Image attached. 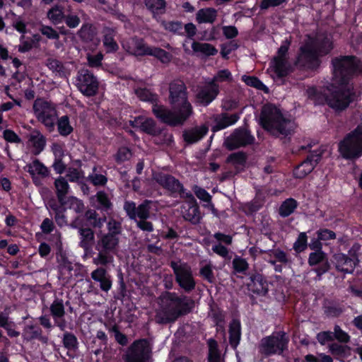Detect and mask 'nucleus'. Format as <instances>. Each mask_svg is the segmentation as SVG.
I'll use <instances>...</instances> for the list:
<instances>
[{
    "label": "nucleus",
    "instance_id": "obj_63",
    "mask_svg": "<svg viewBox=\"0 0 362 362\" xmlns=\"http://www.w3.org/2000/svg\"><path fill=\"white\" fill-rule=\"evenodd\" d=\"M57 262L62 274H64L65 271L71 273L73 270L72 263L69 260L66 255L61 254L60 257H57Z\"/></svg>",
    "mask_w": 362,
    "mask_h": 362
},
{
    "label": "nucleus",
    "instance_id": "obj_12",
    "mask_svg": "<svg viewBox=\"0 0 362 362\" xmlns=\"http://www.w3.org/2000/svg\"><path fill=\"white\" fill-rule=\"evenodd\" d=\"M153 179L163 189L168 191L173 197H177L179 195L182 198L185 197L186 193H188L180 180L172 175L160 172L153 175Z\"/></svg>",
    "mask_w": 362,
    "mask_h": 362
},
{
    "label": "nucleus",
    "instance_id": "obj_56",
    "mask_svg": "<svg viewBox=\"0 0 362 362\" xmlns=\"http://www.w3.org/2000/svg\"><path fill=\"white\" fill-rule=\"evenodd\" d=\"M247 156L246 153L244 151H238L230 153L226 158V162L227 163H231L233 165H238L245 166L247 162Z\"/></svg>",
    "mask_w": 362,
    "mask_h": 362
},
{
    "label": "nucleus",
    "instance_id": "obj_23",
    "mask_svg": "<svg viewBox=\"0 0 362 362\" xmlns=\"http://www.w3.org/2000/svg\"><path fill=\"white\" fill-rule=\"evenodd\" d=\"M247 288L255 294L265 296L268 293L267 281L262 274L259 273L253 274L250 277Z\"/></svg>",
    "mask_w": 362,
    "mask_h": 362
},
{
    "label": "nucleus",
    "instance_id": "obj_10",
    "mask_svg": "<svg viewBox=\"0 0 362 362\" xmlns=\"http://www.w3.org/2000/svg\"><path fill=\"white\" fill-rule=\"evenodd\" d=\"M320 56L311 43H306L299 48L296 65L307 69L316 70L321 64Z\"/></svg>",
    "mask_w": 362,
    "mask_h": 362
},
{
    "label": "nucleus",
    "instance_id": "obj_40",
    "mask_svg": "<svg viewBox=\"0 0 362 362\" xmlns=\"http://www.w3.org/2000/svg\"><path fill=\"white\" fill-rule=\"evenodd\" d=\"M260 254H266L268 255V258H272L274 257L275 258L274 260L280 262L282 264H287L291 262V260L288 256V255L284 252L281 248L272 249L268 250H259V252Z\"/></svg>",
    "mask_w": 362,
    "mask_h": 362
},
{
    "label": "nucleus",
    "instance_id": "obj_34",
    "mask_svg": "<svg viewBox=\"0 0 362 362\" xmlns=\"http://www.w3.org/2000/svg\"><path fill=\"white\" fill-rule=\"evenodd\" d=\"M54 185L58 202L62 205H64V199L67 198L66 195L70 189L67 180L64 177L59 176L55 180Z\"/></svg>",
    "mask_w": 362,
    "mask_h": 362
},
{
    "label": "nucleus",
    "instance_id": "obj_24",
    "mask_svg": "<svg viewBox=\"0 0 362 362\" xmlns=\"http://www.w3.org/2000/svg\"><path fill=\"white\" fill-rule=\"evenodd\" d=\"M49 107L48 102L42 100L38 103V100H36L33 104L34 112L37 115V118L40 121L45 127L48 128H53L54 125L53 116L45 112L44 110Z\"/></svg>",
    "mask_w": 362,
    "mask_h": 362
},
{
    "label": "nucleus",
    "instance_id": "obj_52",
    "mask_svg": "<svg viewBox=\"0 0 362 362\" xmlns=\"http://www.w3.org/2000/svg\"><path fill=\"white\" fill-rule=\"evenodd\" d=\"M232 265L235 274H245L249 269V264L246 259L238 255L233 258Z\"/></svg>",
    "mask_w": 362,
    "mask_h": 362
},
{
    "label": "nucleus",
    "instance_id": "obj_4",
    "mask_svg": "<svg viewBox=\"0 0 362 362\" xmlns=\"http://www.w3.org/2000/svg\"><path fill=\"white\" fill-rule=\"evenodd\" d=\"M259 123L265 131L276 137L290 138L295 131L294 122L284 117L281 110L270 103L262 106Z\"/></svg>",
    "mask_w": 362,
    "mask_h": 362
},
{
    "label": "nucleus",
    "instance_id": "obj_25",
    "mask_svg": "<svg viewBox=\"0 0 362 362\" xmlns=\"http://www.w3.org/2000/svg\"><path fill=\"white\" fill-rule=\"evenodd\" d=\"M208 132V127L203 124L185 129L183 131L182 138L187 144H193L202 139L207 134Z\"/></svg>",
    "mask_w": 362,
    "mask_h": 362
},
{
    "label": "nucleus",
    "instance_id": "obj_18",
    "mask_svg": "<svg viewBox=\"0 0 362 362\" xmlns=\"http://www.w3.org/2000/svg\"><path fill=\"white\" fill-rule=\"evenodd\" d=\"M189 199V202L182 206V214L185 220L189 221L192 224H197L202 218L200 215L199 206H198L193 194L188 191L185 194V197Z\"/></svg>",
    "mask_w": 362,
    "mask_h": 362
},
{
    "label": "nucleus",
    "instance_id": "obj_53",
    "mask_svg": "<svg viewBox=\"0 0 362 362\" xmlns=\"http://www.w3.org/2000/svg\"><path fill=\"white\" fill-rule=\"evenodd\" d=\"M107 233L105 234L119 238L122 232V223L114 218H110L107 222Z\"/></svg>",
    "mask_w": 362,
    "mask_h": 362
},
{
    "label": "nucleus",
    "instance_id": "obj_6",
    "mask_svg": "<svg viewBox=\"0 0 362 362\" xmlns=\"http://www.w3.org/2000/svg\"><path fill=\"white\" fill-rule=\"evenodd\" d=\"M119 243V238L102 233L98 236L95 250L98 255L93 259L97 265L105 266L113 262V255L117 252Z\"/></svg>",
    "mask_w": 362,
    "mask_h": 362
},
{
    "label": "nucleus",
    "instance_id": "obj_9",
    "mask_svg": "<svg viewBox=\"0 0 362 362\" xmlns=\"http://www.w3.org/2000/svg\"><path fill=\"white\" fill-rule=\"evenodd\" d=\"M151 354V346L147 339L134 341L124 356V362H147Z\"/></svg>",
    "mask_w": 362,
    "mask_h": 362
},
{
    "label": "nucleus",
    "instance_id": "obj_14",
    "mask_svg": "<svg viewBox=\"0 0 362 362\" xmlns=\"http://www.w3.org/2000/svg\"><path fill=\"white\" fill-rule=\"evenodd\" d=\"M308 263L311 267H316L313 269V271L316 273V276L315 277L316 281H320L322 276L328 272L331 268L327 254L323 250L310 252L308 256Z\"/></svg>",
    "mask_w": 362,
    "mask_h": 362
},
{
    "label": "nucleus",
    "instance_id": "obj_1",
    "mask_svg": "<svg viewBox=\"0 0 362 362\" xmlns=\"http://www.w3.org/2000/svg\"><path fill=\"white\" fill-rule=\"evenodd\" d=\"M333 83L326 86H310L308 98L315 106L327 104L336 111H342L354 100L352 83L355 77L362 76V60L354 55H340L332 59Z\"/></svg>",
    "mask_w": 362,
    "mask_h": 362
},
{
    "label": "nucleus",
    "instance_id": "obj_62",
    "mask_svg": "<svg viewBox=\"0 0 362 362\" xmlns=\"http://www.w3.org/2000/svg\"><path fill=\"white\" fill-rule=\"evenodd\" d=\"M97 170V167L94 166L93 168V173L88 175L89 181L94 186H105L107 182V177L105 175L95 173Z\"/></svg>",
    "mask_w": 362,
    "mask_h": 362
},
{
    "label": "nucleus",
    "instance_id": "obj_48",
    "mask_svg": "<svg viewBox=\"0 0 362 362\" xmlns=\"http://www.w3.org/2000/svg\"><path fill=\"white\" fill-rule=\"evenodd\" d=\"M241 79L248 86L262 90L267 94L269 93V88L257 76L243 75Z\"/></svg>",
    "mask_w": 362,
    "mask_h": 362
},
{
    "label": "nucleus",
    "instance_id": "obj_46",
    "mask_svg": "<svg viewBox=\"0 0 362 362\" xmlns=\"http://www.w3.org/2000/svg\"><path fill=\"white\" fill-rule=\"evenodd\" d=\"M209 315L213 320V322L217 329H223L226 316L224 311L221 308H219L216 304L210 305Z\"/></svg>",
    "mask_w": 362,
    "mask_h": 362
},
{
    "label": "nucleus",
    "instance_id": "obj_5",
    "mask_svg": "<svg viewBox=\"0 0 362 362\" xmlns=\"http://www.w3.org/2000/svg\"><path fill=\"white\" fill-rule=\"evenodd\" d=\"M339 152L347 160H355L362 156V124H358L339 143Z\"/></svg>",
    "mask_w": 362,
    "mask_h": 362
},
{
    "label": "nucleus",
    "instance_id": "obj_59",
    "mask_svg": "<svg viewBox=\"0 0 362 362\" xmlns=\"http://www.w3.org/2000/svg\"><path fill=\"white\" fill-rule=\"evenodd\" d=\"M315 235H319V238L321 240L322 243L325 245H328L327 241L334 240L337 238V234L334 231L326 228H320L315 231Z\"/></svg>",
    "mask_w": 362,
    "mask_h": 362
},
{
    "label": "nucleus",
    "instance_id": "obj_2",
    "mask_svg": "<svg viewBox=\"0 0 362 362\" xmlns=\"http://www.w3.org/2000/svg\"><path fill=\"white\" fill-rule=\"evenodd\" d=\"M168 102L171 108L163 105H155L153 114L162 123L170 127L182 126L192 115L193 107L188 100L185 83L175 79L169 83Z\"/></svg>",
    "mask_w": 362,
    "mask_h": 362
},
{
    "label": "nucleus",
    "instance_id": "obj_44",
    "mask_svg": "<svg viewBox=\"0 0 362 362\" xmlns=\"http://www.w3.org/2000/svg\"><path fill=\"white\" fill-rule=\"evenodd\" d=\"M25 169L31 176H34L37 173L42 177H46L49 173L48 168L38 159H35L32 163L28 164Z\"/></svg>",
    "mask_w": 362,
    "mask_h": 362
},
{
    "label": "nucleus",
    "instance_id": "obj_55",
    "mask_svg": "<svg viewBox=\"0 0 362 362\" xmlns=\"http://www.w3.org/2000/svg\"><path fill=\"white\" fill-rule=\"evenodd\" d=\"M308 247V235L306 232H300L299 233L295 243L293 245V250L299 254L305 250Z\"/></svg>",
    "mask_w": 362,
    "mask_h": 362
},
{
    "label": "nucleus",
    "instance_id": "obj_51",
    "mask_svg": "<svg viewBox=\"0 0 362 362\" xmlns=\"http://www.w3.org/2000/svg\"><path fill=\"white\" fill-rule=\"evenodd\" d=\"M149 56L156 57L163 64H168L173 58V55L170 52L157 47H152Z\"/></svg>",
    "mask_w": 362,
    "mask_h": 362
},
{
    "label": "nucleus",
    "instance_id": "obj_64",
    "mask_svg": "<svg viewBox=\"0 0 362 362\" xmlns=\"http://www.w3.org/2000/svg\"><path fill=\"white\" fill-rule=\"evenodd\" d=\"M131 156L132 153L128 147H120L115 155V161L117 163L121 164L122 163L129 160Z\"/></svg>",
    "mask_w": 362,
    "mask_h": 362
},
{
    "label": "nucleus",
    "instance_id": "obj_30",
    "mask_svg": "<svg viewBox=\"0 0 362 362\" xmlns=\"http://www.w3.org/2000/svg\"><path fill=\"white\" fill-rule=\"evenodd\" d=\"M311 44H313L320 57L326 56L334 48L332 40L327 35L316 38Z\"/></svg>",
    "mask_w": 362,
    "mask_h": 362
},
{
    "label": "nucleus",
    "instance_id": "obj_7",
    "mask_svg": "<svg viewBox=\"0 0 362 362\" xmlns=\"http://www.w3.org/2000/svg\"><path fill=\"white\" fill-rule=\"evenodd\" d=\"M289 337L284 331L273 332L263 337L259 344V352L266 356L280 355L288 349Z\"/></svg>",
    "mask_w": 362,
    "mask_h": 362
},
{
    "label": "nucleus",
    "instance_id": "obj_33",
    "mask_svg": "<svg viewBox=\"0 0 362 362\" xmlns=\"http://www.w3.org/2000/svg\"><path fill=\"white\" fill-rule=\"evenodd\" d=\"M23 331L24 338L27 341L37 339L42 343L47 341V337L42 335V330L38 325H27Z\"/></svg>",
    "mask_w": 362,
    "mask_h": 362
},
{
    "label": "nucleus",
    "instance_id": "obj_58",
    "mask_svg": "<svg viewBox=\"0 0 362 362\" xmlns=\"http://www.w3.org/2000/svg\"><path fill=\"white\" fill-rule=\"evenodd\" d=\"M152 201L149 199L144 200L138 206L136 210V217L139 219H148L150 217L151 204Z\"/></svg>",
    "mask_w": 362,
    "mask_h": 362
},
{
    "label": "nucleus",
    "instance_id": "obj_27",
    "mask_svg": "<svg viewBox=\"0 0 362 362\" xmlns=\"http://www.w3.org/2000/svg\"><path fill=\"white\" fill-rule=\"evenodd\" d=\"M240 119V114L234 113L228 115L227 113H221L219 117L215 119V124L212 127L211 131L216 132L224 129L229 126L235 124Z\"/></svg>",
    "mask_w": 362,
    "mask_h": 362
},
{
    "label": "nucleus",
    "instance_id": "obj_50",
    "mask_svg": "<svg viewBox=\"0 0 362 362\" xmlns=\"http://www.w3.org/2000/svg\"><path fill=\"white\" fill-rule=\"evenodd\" d=\"M78 35L84 42H92L95 37L93 25L90 23H84L78 31Z\"/></svg>",
    "mask_w": 362,
    "mask_h": 362
},
{
    "label": "nucleus",
    "instance_id": "obj_61",
    "mask_svg": "<svg viewBox=\"0 0 362 362\" xmlns=\"http://www.w3.org/2000/svg\"><path fill=\"white\" fill-rule=\"evenodd\" d=\"M47 66L49 70L56 73L59 76L64 75V66L62 62L57 59L49 58L47 60Z\"/></svg>",
    "mask_w": 362,
    "mask_h": 362
},
{
    "label": "nucleus",
    "instance_id": "obj_35",
    "mask_svg": "<svg viewBox=\"0 0 362 362\" xmlns=\"http://www.w3.org/2000/svg\"><path fill=\"white\" fill-rule=\"evenodd\" d=\"M28 141L33 146V154L35 156L39 155L45 148L46 138L40 131L36 130L31 134Z\"/></svg>",
    "mask_w": 362,
    "mask_h": 362
},
{
    "label": "nucleus",
    "instance_id": "obj_26",
    "mask_svg": "<svg viewBox=\"0 0 362 362\" xmlns=\"http://www.w3.org/2000/svg\"><path fill=\"white\" fill-rule=\"evenodd\" d=\"M228 334L229 344L233 349L235 350L240 344L242 335L241 322L239 319L231 320L228 326Z\"/></svg>",
    "mask_w": 362,
    "mask_h": 362
},
{
    "label": "nucleus",
    "instance_id": "obj_15",
    "mask_svg": "<svg viewBox=\"0 0 362 362\" xmlns=\"http://www.w3.org/2000/svg\"><path fill=\"white\" fill-rule=\"evenodd\" d=\"M77 81L78 89L84 95L90 97L97 93L99 83L97 78L89 70H80Z\"/></svg>",
    "mask_w": 362,
    "mask_h": 362
},
{
    "label": "nucleus",
    "instance_id": "obj_28",
    "mask_svg": "<svg viewBox=\"0 0 362 362\" xmlns=\"http://www.w3.org/2000/svg\"><path fill=\"white\" fill-rule=\"evenodd\" d=\"M116 33L113 28L105 27L103 28V44L106 53H115L119 49V45L115 40Z\"/></svg>",
    "mask_w": 362,
    "mask_h": 362
},
{
    "label": "nucleus",
    "instance_id": "obj_42",
    "mask_svg": "<svg viewBox=\"0 0 362 362\" xmlns=\"http://www.w3.org/2000/svg\"><path fill=\"white\" fill-rule=\"evenodd\" d=\"M83 218L95 228H101L107 220L105 216H99L98 214L93 209H88L83 215Z\"/></svg>",
    "mask_w": 362,
    "mask_h": 362
},
{
    "label": "nucleus",
    "instance_id": "obj_39",
    "mask_svg": "<svg viewBox=\"0 0 362 362\" xmlns=\"http://www.w3.org/2000/svg\"><path fill=\"white\" fill-rule=\"evenodd\" d=\"M135 94L140 100L151 103L152 104V109L155 105H158L159 98L158 94L147 88H137L135 89Z\"/></svg>",
    "mask_w": 362,
    "mask_h": 362
},
{
    "label": "nucleus",
    "instance_id": "obj_60",
    "mask_svg": "<svg viewBox=\"0 0 362 362\" xmlns=\"http://www.w3.org/2000/svg\"><path fill=\"white\" fill-rule=\"evenodd\" d=\"M161 25L165 28V30L177 34V35H182V23L178 21H163L161 22Z\"/></svg>",
    "mask_w": 362,
    "mask_h": 362
},
{
    "label": "nucleus",
    "instance_id": "obj_32",
    "mask_svg": "<svg viewBox=\"0 0 362 362\" xmlns=\"http://www.w3.org/2000/svg\"><path fill=\"white\" fill-rule=\"evenodd\" d=\"M218 11L214 8L207 7L200 8L196 13V21L199 24H213L216 21Z\"/></svg>",
    "mask_w": 362,
    "mask_h": 362
},
{
    "label": "nucleus",
    "instance_id": "obj_22",
    "mask_svg": "<svg viewBox=\"0 0 362 362\" xmlns=\"http://www.w3.org/2000/svg\"><path fill=\"white\" fill-rule=\"evenodd\" d=\"M90 276L95 282L99 283V287L102 291L107 293L111 289L112 279L105 268L98 267L91 272Z\"/></svg>",
    "mask_w": 362,
    "mask_h": 362
},
{
    "label": "nucleus",
    "instance_id": "obj_43",
    "mask_svg": "<svg viewBox=\"0 0 362 362\" xmlns=\"http://www.w3.org/2000/svg\"><path fill=\"white\" fill-rule=\"evenodd\" d=\"M95 198L97 202V209L106 213L112 210L113 204L105 192L98 191L95 194Z\"/></svg>",
    "mask_w": 362,
    "mask_h": 362
},
{
    "label": "nucleus",
    "instance_id": "obj_47",
    "mask_svg": "<svg viewBox=\"0 0 362 362\" xmlns=\"http://www.w3.org/2000/svg\"><path fill=\"white\" fill-rule=\"evenodd\" d=\"M57 131L62 136H67L74 132V127L70 124L69 117L63 115L57 122Z\"/></svg>",
    "mask_w": 362,
    "mask_h": 362
},
{
    "label": "nucleus",
    "instance_id": "obj_13",
    "mask_svg": "<svg viewBox=\"0 0 362 362\" xmlns=\"http://www.w3.org/2000/svg\"><path fill=\"white\" fill-rule=\"evenodd\" d=\"M255 139L252 135L250 130L239 128L228 136L224 142L226 148L229 151H233L240 147H245L252 145L255 143Z\"/></svg>",
    "mask_w": 362,
    "mask_h": 362
},
{
    "label": "nucleus",
    "instance_id": "obj_36",
    "mask_svg": "<svg viewBox=\"0 0 362 362\" xmlns=\"http://www.w3.org/2000/svg\"><path fill=\"white\" fill-rule=\"evenodd\" d=\"M140 132L152 136H159L162 130L158 127L156 122L151 117H144L141 124Z\"/></svg>",
    "mask_w": 362,
    "mask_h": 362
},
{
    "label": "nucleus",
    "instance_id": "obj_19",
    "mask_svg": "<svg viewBox=\"0 0 362 362\" xmlns=\"http://www.w3.org/2000/svg\"><path fill=\"white\" fill-rule=\"evenodd\" d=\"M49 312L54 325L61 331H64L67 327V322L64 319L66 311L63 299L56 297L49 306Z\"/></svg>",
    "mask_w": 362,
    "mask_h": 362
},
{
    "label": "nucleus",
    "instance_id": "obj_8",
    "mask_svg": "<svg viewBox=\"0 0 362 362\" xmlns=\"http://www.w3.org/2000/svg\"><path fill=\"white\" fill-rule=\"evenodd\" d=\"M170 267L173 271L175 282L186 293H190L196 288V281L191 267L186 262L172 261Z\"/></svg>",
    "mask_w": 362,
    "mask_h": 362
},
{
    "label": "nucleus",
    "instance_id": "obj_45",
    "mask_svg": "<svg viewBox=\"0 0 362 362\" xmlns=\"http://www.w3.org/2000/svg\"><path fill=\"white\" fill-rule=\"evenodd\" d=\"M298 203L293 198L285 199L279 208V214L282 218H286L291 215L298 208Z\"/></svg>",
    "mask_w": 362,
    "mask_h": 362
},
{
    "label": "nucleus",
    "instance_id": "obj_49",
    "mask_svg": "<svg viewBox=\"0 0 362 362\" xmlns=\"http://www.w3.org/2000/svg\"><path fill=\"white\" fill-rule=\"evenodd\" d=\"M207 344L209 346L207 362H221V354L217 341L211 338L208 340Z\"/></svg>",
    "mask_w": 362,
    "mask_h": 362
},
{
    "label": "nucleus",
    "instance_id": "obj_31",
    "mask_svg": "<svg viewBox=\"0 0 362 362\" xmlns=\"http://www.w3.org/2000/svg\"><path fill=\"white\" fill-rule=\"evenodd\" d=\"M322 309L324 314L329 318L339 317L344 311V305L333 300H325Z\"/></svg>",
    "mask_w": 362,
    "mask_h": 362
},
{
    "label": "nucleus",
    "instance_id": "obj_54",
    "mask_svg": "<svg viewBox=\"0 0 362 362\" xmlns=\"http://www.w3.org/2000/svg\"><path fill=\"white\" fill-rule=\"evenodd\" d=\"M64 207L74 210L76 213L83 212L85 206L82 200L76 197H69L64 199Z\"/></svg>",
    "mask_w": 362,
    "mask_h": 362
},
{
    "label": "nucleus",
    "instance_id": "obj_16",
    "mask_svg": "<svg viewBox=\"0 0 362 362\" xmlns=\"http://www.w3.org/2000/svg\"><path fill=\"white\" fill-rule=\"evenodd\" d=\"M290 42L286 41L277 50V55L274 57V71L278 78H284L289 74L288 54Z\"/></svg>",
    "mask_w": 362,
    "mask_h": 362
},
{
    "label": "nucleus",
    "instance_id": "obj_11",
    "mask_svg": "<svg viewBox=\"0 0 362 362\" xmlns=\"http://www.w3.org/2000/svg\"><path fill=\"white\" fill-rule=\"evenodd\" d=\"M323 151H310L306 158L293 170V176L296 179H303L308 175L322 160Z\"/></svg>",
    "mask_w": 362,
    "mask_h": 362
},
{
    "label": "nucleus",
    "instance_id": "obj_38",
    "mask_svg": "<svg viewBox=\"0 0 362 362\" xmlns=\"http://www.w3.org/2000/svg\"><path fill=\"white\" fill-rule=\"evenodd\" d=\"M78 236L80 239L79 245L82 248L87 250L93 245L95 240L94 231L90 228H80Z\"/></svg>",
    "mask_w": 362,
    "mask_h": 362
},
{
    "label": "nucleus",
    "instance_id": "obj_41",
    "mask_svg": "<svg viewBox=\"0 0 362 362\" xmlns=\"http://www.w3.org/2000/svg\"><path fill=\"white\" fill-rule=\"evenodd\" d=\"M192 49L194 52H199L206 57L214 56L218 53V49L214 45L197 41H194L192 43Z\"/></svg>",
    "mask_w": 362,
    "mask_h": 362
},
{
    "label": "nucleus",
    "instance_id": "obj_3",
    "mask_svg": "<svg viewBox=\"0 0 362 362\" xmlns=\"http://www.w3.org/2000/svg\"><path fill=\"white\" fill-rule=\"evenodd\" d=\"M161 309L156 315V322L167 325L191 313L194 308V300L185 295L165 291L161 293Z\"/></svg>",
    "mask_w": 362,
    "mask_h": 362
},
{
    "label": "nucleus",
    "instance_id": "obj_29",
    "mask_svg": "<svg viewBox=\"0 0 362 362\" xmlns=\"http://www.w3.org/2000/svg\"><path fill=\"white\" fill-rule=\"evenodd\" d=\"M64 332L62 337L63 346L67 349L66 355L69 358H74L79 347L78 339L74 333L65 330Z\"/></svg>",
    "mask_w": 362,
    "mask_h": 362
},
{
    "label": "nucleus",
    "instance_id": "obj_21",
    "mask_svg": "<svg viewBox=\"0 0 362 362\" xmlns=\"http://www.w3.org/2000/svg\"><path fill=\"white\" fill-rule=\"evenodd\" d=\"M335 268L338 272L352 274L357 263L354 259L342 252H337L332 256Z\"/></svg>",
    "mask_w": 362,
    "mask_h": 362
},
{
    "label": "nucleus",
    "instance_id": "obj_57",
    "mask_svg": "<svg viewBox=\"0 0 362 362\" xmlns=\"http://www.w3.org/2000/svg\"><path fill=\"white\" fill-rule=\"evenodd\" d=\"M64 11L57 6L52 7L47 12V18L54 25L61 23L64 21Z\"/></svg>",
    "mask_w": 362,
    "mask_h": 362
},
{
    "label": "nucleus",
    "instance_id": "obj_20",
    "mask_svg": "<svg viewBox=\"0 0 362 362\" xmlns=\"http://www.w3.org/2000/svg\"><path fill=\"white\" fill-rule=\"evenodd\" d=\"M218 93V85L214 81H211L198 90L196 98L200 105L206 107L217 97Z\"/></svg>",
    "mask_w": 362,
    "mask_h": 362
},
{
    "label": "nucleus",
    "instance_id": "obj_37",
    "mask_svg": "<svg viewBox=\"0 0 362 362\" xmlns=\"http://www.w3.org/2000/svg\"><path fill=\"white\" fill-rule=\"evenodd\" d=\"M144 3L147 9L152 13L153 18L165 13V0H145Z\"/></svg>",
    "mask_w": 362,
    "mask_h": 362
},
{
    "label": "nucleus",
    "instance_id": "obj_17",
    "mask_svg": "<svg viewBox=\"0 0 362 362\" xmlns=\"http://www.w3.org/2000/svg\"><path fill=\"white\" fill-rule=\"evenodd\" d=\"M124 50L135 57L149 56L152 47L148 46L142 37L134 36L122 44Z\"/></svg>",
    "mask_w": 362,
    "mask_h": 362
}]
</instances>
